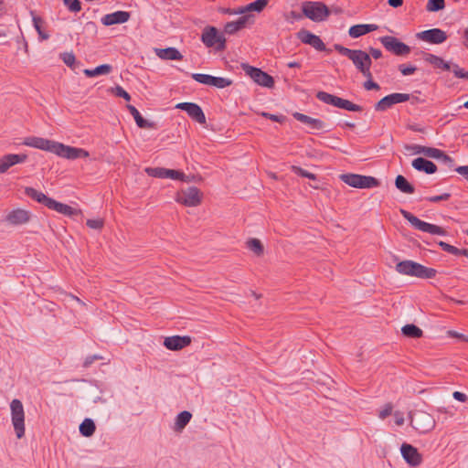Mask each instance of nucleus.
I'll return each instance as SVG.
<instances>
[{
    "instance_id": "nucleus-1",
    "label": "nucleus",
    "mask_w": 468,
    "mask_h": 468,
    "mask_svg": "<svg viewBox=\"0 0 468 468\" xmlns=\"http://www.w3.org/2000/svg\"><path fill=\"white\" fill-rule=\"evenodd\" d=\"M334 48L341 55L347 57L364 77H370L372 59L369 54L361 49H350L340 44H335Z\"/></svg>"
},
{
    "instance_id": "nucleus-2",
    "label": "nucleus",
    "mask_w": 468,
    "mask_h": 468,
    "mask_svg": "<svg viewBox=\"0 0 468 468\" xmlns=\"http://www.w3.org/2000/svg\"><path fill=\"white\" fill-rule=\"evenodd\" d=\"M396 271L403 275L413 276L420 279H431L435 277L437 271L428 268L413 261L406 260L396 264Z\"/></svg>"
},
{
    "instance_id": "nucleus-3",
    "label": "nucleus",
    "mask_w": 468,
    "mask_h": 468,
    "mask_svg": "<svg viewBox=\"0 0 468 468\" xmlns=\"http://www.w3.org/2000/svg\"><path fill=\"white\" fill-rule=\"evenodd\" d=\"M423 58L426 62L431 64L436 69L452 71L454 77L458 79L468 80V71H465L455 63L447 62L441 57L431 53H424Z\"/></svg>"
},
{
    "instance_id": "nucleus-4",
    "label": "nucleus",
    "mask_w": 468,
    "mask_h": 468,
    "mask_svg": "<svg viewBox=\"0 0 468 468\" xmlns=\"http://www.w3.org/2000/svg\"><path fill=\"white\" fill-rule=\"evenodd\" d=\"M201 41L207 48H215L218 51L225 50L226 37L213 26H207L201 34Z\"/></svg>"
},
{
    "instance_id": "nucleus-5",
    "label": "nucleus",
    "mask_w": 468,
    "mask_h": 468,
    "mask_svg": "<svg viewBox=\"0 0 468 468\" xmlns=\"http://www.w3.org/2000/svg\"><path fill=\"white\" fill-rule=\"evenodd\" d=\"M410 425L419 432L426 433L435 427L433 416L424 410H414L410 412Z\"/></svg>"
},
{
    "instance_id": "nucleus-6",
    "label": "nucleus",
    "mask_w": 468,
    "mask_h": 468,
    "mask_svg": "<svg viewBox=\"0 0 468 468\" xmlns=\"http://www.w3.org/2000/svg\"><path fill=\"white\" fill-rule=\"evenodd\" d=\"M303 14L314 22L324 21L330 15L328 7L322 2L307 1L302 5Z\"/></svg>"
},
{
    "instance_id": "nucleus-7",
    "label": "nucleus",
    "mask_w": 468,
    "mask_h": 468,
    "mask_svg": "<svg viewBox=\"0 0 468 468\" xmlns=\"http://www.w3.org/2000/svg\"><path fill=\"white\" fill-rule=\"evenodd\" d=\"M316 98L325 104L333 105L335 107L344 109L349 112L363 111V108L360 105L353 103L348 100L337 97L325 91H318L316 93Z\"/></svg>"
},
{
    "instance_id": "nucleus-8",
    "label": "nucleus",
    "mask_w": 468,
    "mask_h": 468,
    "mask_svg": "<svg viewBox=\"0 0 468 468\" xmlns=\"http://www.w3.org/2000/svg\"><path fill=\"white\" fill-rule=\"evenodd\" d=\"M402 217L407 219L416 229L427 232L432 235H441L444 236L446 234V231L444 229H442L440 226L431 224L425 221L420 220L419 218L411 214L410 212L400 209L399 210Z\"/></svg>"
},
{
    "instance_id": "nucleus-9",
    "label": "nucleus",
    "mask_w": 468,
    "mask_h": 468,
    "mask_svg": "<svg viewBox=\"0 0 468 468\" xmlns=\"http://www.w3.org/2000/svg\"><path fill=\"white\" fill-rule=\"evenodd\" d=\"M12 424L16 435L21 439L25 435V411L22 402L15 399L10 403Z\"/></svg>"
},
{
    "instance_id": "nucleus-10",
    "label": "nucleus",
    "mask_w": 468,
    "mask_h": 468,
    "mask_svg": "<svg viewBox=\"0 0 468 468\" xmlns=\"http://www.w3.org/2000/svg\"><path fill=\"white\" fill-rule=\"evenodd\" d=\"M384 48L396 56H407L410 53L411 48L407 44L401 42L395 37L385 36L379 38Z\"/></svg>"
},
{
    "instance_id": "nucleus-11",
    "label": "nucleus",
    "mask_w": 468,
    "mask_h": 468,
    "mask_svg": "<svg viewBox=\"0 0 468 468\" xmlns=\"http://www.w3.org/2000/svg\"><path fill=\"white\" fill-rule=\"evenodd\" d=\"M242 69L258 85L266 88H272L274 86L273 78L261 69L254 68L248 64H242Z\"/></svg>"
},
{
    "instance_id": "nucleus-12",
    "label": "nucleus",
    "mask_w": 468,
    "mask_h": 468,
    "mask_svg": "<svg viewBox=\"0 0 468 468\" xmlns=\"http://www.w3.org/2000/svg\"><path fill=\"white\" fill-rule=\"evenodd\" d=\"M202 193L196 186H189L181 190L176 197V201L186 207H197L201 203Z\"/></svg>"
},
{
    "instance_id": "nucleus-13",
    "label": "nucleus",
    "mask_w": 468,
    "mask_h": 468,
    "mask_svg": "<svg viewBox=\"0 0 468 468\" xmlns=\"http://www.w3.org/2000/svg\"><path fill=\"white\" fill-rule=\"evenodd\" d=\"M53 154H56L57 155L60 156V157L70 159V160H75L78 158L89 156V153L82 148H76V147L65 145V144H63L61 143H58V142H56Z\"/></svg>"
},
{
    "instance_id": "nucleus-14",
    "label": "nucleus",
    "mask_w": 468,
    "mask_h": 468,
    "mask_svg": "<svg viewBox=\"0 0 468 468\" xmlns=\"http://www.w3.org/2000/svg\"><path fill=\"white\" fill-rule=\"evenodd\" d=\"M176 109L185 111L188 116L195 122L204 124L206 123V116L199 105L195 102H179L176 105Z\"/></svg>"
},
{
    "instance_id": "nucleus-15",
    "label": "nucleus",
    "mask_w": 468,
    "mask_h": 468,
    "mask_svg": "<svg viewBox=\"0 0 468 468\" xmlns=\"http://www.w3.org/2000/svg\"><path fill=\"white\" fill-rule=\"evenodd\" d=\"M417 37L431 44H441L447 39V34L440 28H432L418 33Z\"/></svg>"
},
{
    "instance_id": "nucleus-16",
    "label": "nucleus",
    "mask_w": 468,
    "mask_h": 468,
    "mask_svg": "<svg viewBox=\"0 0 468 468\" xmlns=\"http://www.w3.org/2000/svg\"><path fill=\"white\" fill-rule=\"evenodd\" d=\"M298 38L304 44L312 46L318 51H325L326 48L320 37L303 29L298 33Z\"/></svg>"
},
{
    "instance_id": "nucleus-17",
    "label": "nucleus",
    "mask_w": 468,
    "mask_h": 468,
    "mask_svg": "<svg viewBox=\"0 0 468 468\" xmlns=\"http://www.w3.org/2000/svg\"><path fill=\"white\" fill-rule=\"evenodd\" d=\"M400 452L404 460L411 466H418L421 463V455L412 445L403 443L401 445Z\"/></svg>"
},
{
    "instance_id": "nucleus-18",
    "label": "nucleus",
    "mask_w": 468,
    "mask_h": 468,
    "mask_svg": "<svg viewBox=\"0 0 468 468\" xmlns=\"http://www.w3.org/2000/svg\"><path fill=\"white\" fill-rule=\"evenodd\" d=\"M24 144L37 149L54 153L56 142L41 137L32 136L26 138Z\"/></svg>"
},
{
    "instance_id": "nucleus-19",
    "label": "nucleus",
    "mask_w": 468,
    "mask_h": 468,
    "mask_svg": "<svg viewBox=\"0 0 468 468\" xmlns=\"http://www.w3.org/2000/svg\"><path fill=\"white\" fill-rule=\"evenodd\" d=\"M191 344V337L187 335L168 336L164 341V346L173 351L180 350Z\"/></svg>"
},
{
    "instance_id": "nucleus-20",
    "label": "nucleus",
    "mask_w": 468,
    "mask_h": 468,
    "mask_svg": "<svg viewBox=\"0 0 468 468\" xmlns=\"http://www.w3.org/2000/svg\"><path fill=\"white\" fill-rule=\"evenodd\" d=\"M27 159V155L21 154H8L0 158V173H5L11 166L24 163Z\"/></svg>"
},
{
    "instance_id": "nucleus-21",
    "label": "nucleus",
    "mask_w": 468,
    "mask_h": 468,
    "mask_svg": "<svg viewBox=\"0 0 468 468\" xmlns=\"http://www.w3.org/2000/svg\"><path fill=\"white\" fill-rule=\"evenodd\" d=\"M292 116L295 120L306 124L312 131L324 130L326 124L320 119L313 118L301 112H294Z\"/></svg>"
},
{
    "instance_id": "nucleus-22",
    "label": "nucleus",
    "mask_w": 468,
    "mask_h": 468,
    "mask_svg": "<svg viewBox=\"0 0 468 468\" xmlns=\"http://www.w3.org/2000/svg\"><path fill=\"white\" fill-rule=\"evenodd\" d=\"M130 13L126 11H116L111 14L105 15L101 18V23L104 26H112L116 24H122L129 20Z\"/></svg>"
},
{
    "instance_id": "nucleus-23",
    "label": "nucleus",
    "mask_w": 468,
    "mask_h": 468,
    "mask_svg": "<svg viewBox=\"0 0 468 468\" xmlns=\"http://www.w3.org/2000/svg\"><path fill=\"white\" fill-rule=\"evenodd\" d=\"M411 165L417 171L424 172L428 175L434 174L437 171V165L433 162L423 157L415 158L412 161Z\"/></svg>"
},
{
    "instance_id": "nucleus-24",
    "label": "nucleus",
    "mask_w": 468,
    "mask_h": 468,
    "mask_svg": "<svg viewBox=\"0 0 468 468\" xmlns=\"http://www.w3.org/2000/svg\"><path fill=\"white\" fill-rule=\"evenodd\" d=\"M49 209L55 210L58 213L68 216L69 218L81 215V210L72 207L67 204L58 202L55 199L52 200L51 205L49 206Z\"/></svg>"
},
{
    "instance_id": "nucleus-25",
    "label": "nucleus",
    "mask_w": 468,
    "mask_h": 468,
    "mask_svg": "<svg viewBox=\"0 0 468 468\" xmlns=\"http://www.w3.org/2000/svg\"><path fill=\"white\" fill-rule=\"evenodd\" d=\"M155 55L163 60H181L183 55L174 47L165 48H154Z\"/></svg>"
},
{
    "instance_id": "nucleus-26",
    "label": "nucleus",
    "mask_w": 468,
    "mask_h": 468,
    "mask_svg": "<svg viewBox=\"0 0 468 468\" xmlns=\"http://www.w3.org/2000/svg\"><path fill=\"white\" fill-rule=\"evenodd\" d=\"M6 220L13 225L25 224L29 220V213L25 209H15L6 216Z\"/></svg>"
},
{
    "instance_id": "nucleus-27",
    "label": "nucleus",
    "mask_w": 468,
    "mask_h": 468,
    "mask_svg": "<svg viewBox=\"0 0 468 468\" xmlns=\"http://www.w3.org/2000/svg\"><path fill=\"white\" fill-rule=\"evenodd\" d=\"M378 28V27L375 24H360L352 26L348 34L351 37L356 38L372 31H375Z\"/></svg>"
},
{
    "instance_id": "nucleus-28",
    "label": "nucleus",
    "mask_w": 468,
    "mask_h": 468,
    "mask_svg": "<svg viewBox=\"0 0 468 468\" xmlns=\"http://www.w3.org/2000/svg\"><path fill=\"white\" fill-rule=\"evenodd\" d=\"M25 194L37 202L46 206L48 208H49V206L53 200V198L47 197L44 193L37 191V189L30 186L25 188Z\"/></svg>"
},
{
    "instance_id": "nucleus-29",
    "label": "nucleus",
    "mask_w": 468,
    "mask_h": 468,
    "mask_svg": "<svg viewBox=\"0 0 468 468\" xmlns=\"http://www.w3.org/2000/svg\"><path fill=\"white\" fill-rule=\"evenodd\" d=\"M126 107L130 113L133 115L138 127L143 129L154 128V123L144 119L139 111L133 105L128 104Z\"/></svg>"
},
{
    "instance_id": "nucleus-30",
    "label": "nucleus",
    "mask_w": 468,
    "mask_h": 468,
    "mask_svg": "<svg viewBox=\"0 0 468 468\" xmlns=\"http://www.w3.org/2000/svg\"><path fill=\"white\" fill-rule=\"evenodd\" d=\"M395 186L402 193L413 194L414 186L406 179L405 176L399 175L395 179Z\"/></svg>"
},
{
    "instance_id": "nucleus-31",
    "label": "nucleus",
    "mask_w": 468,
    "mask_h": 468,
    "mask_svg": "<svg viewBox=\"0 0 468 468\" xmlns=\"http://www.w3.org/2000/svg\"><path fill=\"white\" fill-rule=\"evenodd\" d=\"M112 69V67L109 64H101L95 69H86L83 70V73L85 76L89 78L96 77L99 75H107L109 74Z\"/></svg>"
},
{
    "instance_id": "nucleus-32",
    "label": "nucleus",
    "mask_w": 468,
    "mask_h": 468,
    "mask_svg": "<svg viewBox=\"0 0 468 468\" xmlns=\"http://www.w3.org/2000/svg\"><path fill=\"white\" fill-rule=\"evenodd\" d=\"M192 414L187 410L181 411L176 419L175 430L181 431L190 421Z\"/></svg>"
},
{
    "instance_id": "nucleus-33",
    "label": "nucleus",
    "mask_w": 468,
    "mask_h": 468,
    "mask_svg": "<svg viewBox=\"0 0 468 468\" xmlns=\"http://www.w3.org/2000/svg\"><path fill=\"white\" fill-rule=\"evenodd\" d=\"M403 335L410 338H420L423 335L422 330L413 324H409L401 328Z\"/></svg>"
},
{
    "instance_id": "nucleus-34",
    "label": "nucleus",
    "mask_w": 468,
    "mask_h": 468,
    "mask_svg": "<svg viewBox=\"0 0 468 468\" xmlns=\"http://www.w3.org/2000/svg\"><path fill=\"white\" fill-rule=\"evenodd\" d=\"M96 430L94 421L91 419H85L80 425V432L85 437L91 436Z\"/></svg>"
},
{
    "instance_id": "nucleus-35",
    "label": "nucleus",
    "mask_w": 468,
    "mask_h": 468,
    "mask_svg": "<svg viewBox=\"0 0 468 468\" xmlns=\"http://www.w3.org/2000/svg\"><path fill=\"white\" fill-rule=\"evenodd\" d=\"M380 183L379 181L370 176H362L360 175L359 177V188L365 189V188H373L379 186Z\"/></svg>"
},
{
    "instance_id": "nucleus-36",
    "label": "nucleus",
    "mask_w": 468,
    "mask_h": 468,
    "mask_svg": "<svg viewBox=\"0 0 468 468\" xmlns=\"http://www.w3.org/2000/svg\"><path fill=\"white\" fill-rule=\"evenodd\" d=\"M359 177L360 175L357 174H342L339 176L341 181L356 188H359Z\"/></svg>"
},
{
    "instance_id": "nucleus-37",
    "label": "nucleus",
    "mask_w": 468,
    "mask_h": 468,
    "mask_svg": "<svg viewBox=\"0 0 468 468\" xmlns=\"http://www.w3.org/2000/svg\"><path fill=\"white\" fill-rule=\"evenodd\" d=\"M269 0H256L244 6L245 13L247 12H261L268 5Z\"/></svg>"
},
{
    "instance_id": "nucleus-38",
    "label": "nucleus",
    "mask_w": 468,
    "mask_h": 468,
    "mask_svg": "<svg viewBox=\"0 0 468 468\" xmlns=\"http://www.w3.org/2000/svg\"><path fill=\"white\" fill-rule=\"evenodd\" d=\"M247 247L253 251L257 256L263 254L264 248L260 239L252 238L247 241Z\"/></svg>"
},
{
    "instance_id": "nucleus-39",
    "label": "nucleus",
    "mask_w": 468,
    "mask_h": 468,
    "mask_svg": "<svg viewBox=\"0 0 468 468\" xmlns=\"http://www.w3.org/2000/svg\"><path fill=\"white\" fill-rule=\"evenodd\" d=\"M145 172L149 176L156 178H167L168 169L163 167H147Z\"/></svg>"
},
{
    "instance_id": "nucleus-40",
    "label": "nucleus",
    "mask_w": 468,
    "mask_h": 468,
    "mask_svg": "<svg viewBox=\"0 0 468 468\" xmlns=\"http://www.w3.org/2000/svg\"><path fill=\"white\" fill-rule=\"evenodd\" d=\"M393 105L394 104H393L391 97H389V95H387V96L383 97L381 100H379L375 104V110L377 112H385L388 109H389L390 107H392Z\"/></svg>"
},
{
    "instance_id": "nucleus-41",
    "label": "nucleus",
    "mask_w": 468,
    "mask_h": 468,
    "mask_svg": "<svg viewBox=\"0 0 468 468\" xmlns=\"http://www.w3.org/2000/svg\"><path fill=\"white\" fill-rule=\"evenodd\" d=\"M438 245L446 252L451 253L455 256H463L464 249H459L452 245H450L444 241H440Z\"/></svg>"
},
{
    "instance_id": "nucleus-42",
    "label": "nucleus",
    "mask_w": 468,
    "mask_h": 468,
    "mask_svg": "<svg viewBox=\"0 0 468 468\" xmlns=\"http://www.w3.org/2000/svg\"><path fill=\"white\" fill-rule=\"evenodd\" d=\"M445 6L444 0H429L427 4V10L431 12H438L442 10Z\"/></svg>"
},
{
    "instance_id": "nucleus-43",
    "label": "nucleus",
    "mask_w": 468,
    "mask_h": 468,
    "mask_svg": "<svg viewBox=\"0 0 468 468\" xmlns=\"http://www.w3.org/2000/svg\"><path fill=\"white\" fill-rule=\"evenodd\" d=\"M167 178L175 179V180H180L183 182H189V176L185 175L183 172L178 170H173L168 169V176Z\"/></svg>"
},
{
    "instance_id": "nucleus-44",
    "label": "nucleus",
    "mask_w": 468,
    "mask_h": 468,
    "mask_svg": "<svg viewBox=\"0 0 468 468\" xmlns=\"http://www.w3.org/2000/svg\"><path fill=\"white\" fill-rule=\"evenodd\" d=\"M32 21H33L34 27L37 30V32L38 33L39 37L42 39H48L49 37V35L43 32L41 29V24L43 23L42 18L39 16H33Z\"/></svg>"
},
{
    "instance_id": "nucleus-45",
    "label": "nucleus",
    "mask_w": 468,
    "mask_h": 468,
    "mask_svg": "<svg viewBox=\"0 0 468 468\" xmlns=\"http://www.w3.org/2000/svg\"><path fill=\"white\" fill-rule=\"evenodd\" d=\"M253 16L252 15H243L238 20L233 21L237 26L238 30H241L247 27L249 23H253Z\"/></svg>"
},
{
    "instance_id": "nucleus-46",
    "label": "nucleus",
    "mask_w": 468,
    "mask_h": 468,
    "mask_svg": "<svg viewBox=\"0 0 468 468\" xmlns=\"http://www.w3.org/2000/svg\"><path fill=\"white\" fill-rule=\"evenodd\" d=\"M253 16L252 15H243L238 20L233 21L237 26L238 30H241L247 27L249 23H253Z\"/></svg>"
},
{
    "instance_id": "nucleus-47",
    "label": "nucleus",
    "mask_w": 468,
    "mask_h": 468,
    "mask_svg": "<svg viewBox=\"0 0 468 468\" xmlns=\"http://www.w3.org/2000/svg\"><path fill=\"white\" fill-rule=\"evenodd\" d=\"M110 91L117 97L124 99L126 101H131L130 94L122 87H121L119 85H117L116 87L111 88Z\"/></svg>"
},
{
    "instance_id": "nucleus-48",
    "label": "nucleus",
    "mask_w": 468,
    "mask_h": 468,
    "mask_svg": "<svg viewBox=\"0 0 468 468\" xmlns=\"http://www.w3.org/2000/svg\"><path fill=\"white\" fill-rule=\"evenodd\" d=\"M422 154L430 158L439 159V156L441 154V150L433 147L423 146Z\"/></svg>"
},
{
    "instance_id": "nucleus-49",
    "label": "nucleus",
    "mask_w": 468,
    "mask_h": 468,
    "mask_svg": "<svg viewBox=\"0 0 468 468\" xmlns=\"http://www.w3.org/2000/svg\"><path fill=\"white\" fill-rule=\"evenodd\" d=\"M64 5L70 12H80L81 10V3L80 0H63Z\"/></svg>"
},
{
    "instance_id": "nucleus-50",
    "label": "nucleus",
    "mask_w": 468,
    "mask_h": 468,
    "mask_svg": "<svg viewBox=\"0 0 468 468\" xmlns=\"http://www.w3.org/2000/svg\"><path fill=\"white\" fill-rule=\"evenodd\" d=\"M389 97H391L393 104L405 102L410 100V95L407 93H392L389 94Z\"/></svg>"
},
{
    "instance_id": "nucleus-51",
    "label": "nucleus",
    "mask_w": 468,
    "mask_h": 468,
    "mask_svg": "<svg viewBox=\"0 0 468 468\" xmlns=\"http://www.w3.org/2000/svg\"><path fill=\"white\" fill-rule=\"evenodd\" d=\"M292 169L298 176H301L303 177H307V178L312 179V180H316V176L314 174L310 173V172L303 169L302 167L293 165L292 167Z\"/></svg>"
},
{
    "instance_id": "nucleus-52",
    "label": "nucleus",
    "mask_w": 468,
    "mask_h": 468,
    "mask_svg": "<svg viewBox=\"0 0 468 468\" xmlns=\"http://www.w3.org/2000/svg\"><path fill=\"white\" fill-rule=\"evenodd\" d=\"M60 57L63 62L69 67H72L76 61V58L72 52H64L60 54Z\"/></svg>"
},
{
    "instance_id": "nucleus-53",
    "label": "nucleus",
    "mask_w": 468,
    "mask_h": 468,
    "mask_svg": "<svg viewBox=\"0 0 468 468\" xmlns=\"http://www.w3.org/2000/svg\"><path fill=\"white\" fill-rule=\"evenodd\" d=\"M232 84V80L227 78L223 77H216L215 86L218 89H224L226 87H229Z\"/></svg>"
},
{
    "instance_id": "nucleus-54",
    "label": "nucleus",
    "mask_w": 468,
    "mask_h": 468,
    "mask_svg": "<svg viewBox=\"0 0 468 468\" xmlns=\"http://www.w3.org/2000/svg\"><path fill=\"white\" fill-rule=\"evenodd\" d=\"M399 70L402 75L408 76L413 74L417 70V68L412 65L400 64L399 66Z\"/></svg>"
},
{
    "instance_id": "nucleus-55",
    "label": "nucleus",
    "mask_w": 468,
    "mask_h": 468,
    "mask_svg": "<svg viewBox=\"0 0 468 468\" xmlns=\"http://www.w3.org/2000/svg\"><path fill=\"white\" fill-rule=\"evenodd\" d=\"M86 225L93 229H101L104 225V221L101 218L88 219Z\"/></svg>"
},
{
    "instance_id": "nucleus-56",
    "label": "nucleus",
    "mask_w": 468,
    "mask_h": 468,
    "mask_svg": "<svg viewBox=\"0 0 468 468\" xmlns=\"http://www.w3.org/2000/svg\"><path fill=\"white\" fill-rule=\"evenodd\" d=\"M439 161L447 165L449 168H452L454 165V160L450 155H448L445 152L441 150V154L439 156Z\"/></svg>"
},
{
    "instance_id": "nucleus-57",
    "label": "nucleus",
    "mask_w": 468,
    "mask_h": 468,
    "mask_svg": "<svg viewBox=\"0 0 468 468\" xmlns=\"http://www.w3.org/2000/svg\"><path fill=\"white\" fill-rule=\"evenodd\" d=\"M367 80L364 82V88L367 90H378L380 86L372 80V73L370 72V77H366Z\"/></svg>"
},
{
    "instance_id": "nucleus-58",
    "label": "nucleus",
    "mask_w": 468,
    "mask_h": 468,
    "mask_svg": "<svg viewBox=\"0 0 468 468\" xmlns=\"http://www.w3.org/2000/svg\"><path fill=\"white\" fill-rule=\"evenodd\" d=\"M219 12L222 14H227V15H243V14H245L244 6H240L237 9L222 7L219 9Z\"/></svg>"
},
{
    "instance_id": "nucleus-59",
    "label": "nucleus",
    "mask_w": 468,
    "mask_h": 468,
    "mask_svg": "<svg viewBox=\"0 0 468 468\" xmlns=\"http://www.w3.org/2000/svg\"><path fill=\"white\" fill-rule=\"evenodd\" d=\"M450 197H451V194L450 193H443V194L439 195V196L429 197L426 199L428 201L431 202V203H437V202H440V201H446Z\"/></svg>"
},
{
    "instance_id": "nucleus-60",
    "label": "nucleus",
    "mask_w": 468,
    "mask_h": 468,
    "mask_svg": "<svg viewBox=\"0 0 468 468\" xmlns=\"http://www.w3.org/2000/svg\"><path fill=\"white\" fill-rule=\"evenodd\" d=\"M191 77L196 81H197V82H199L201 84L207 85V80H208V77H209L208 74L193 73Z\"/></svg>"
},
{
    "instance_id": "nucleus-61",
    "label": "nucleus",
    "mask_w": 468,
    "mask_h": 468,
    "mask_svg": "<svg viewBox=\"0 0 468 468\" xmlns=\"http://www.w3.org/2000/svg\"><path fill=\"white\" fill-rule=\"evenodd\" d=\"M392 409H393V407H392L391 403L386 404L385 407L379 411L378 417L381 420L386 419L388 416H389L391 414Z\"/></svg>"
},
{
    "instance_id": "nucleus-62",
    "label": "nucleus",
    "mask_w": 468,
    "mask_h": 468,
    "mask_svg": "<svg viewBox=\"0 0 468 468\" xmlns=\"http://www.w3.org/2000/svg\"><path fill=\"white\" fill-rule=\"evenodd\" d=\"M239 30L237 28V26L233 21L228 22L224 27V33L229 35H233L237 33Z\"/></svg>"
},
{
    "instance_id": "nucleus-63",
    "label": "nucleus",
    "mask_w": 468,
    "mask_h": 468,
    "mask_svg": "<svg viewBox=\"0 0 468 468\" xmlns=\"http://www.w3.org/2000/svg\"><path fill=\"white\" fill-rule=\"evenodd\" d=\"M261 116L277 122H282L285 120L283 115H275L269 112H261Z\"/></svg>"
},
{
    "instance_id": "nucleus-64",
    "label": "nucleus",
    "mask_w": 468,
    "mask_h": 468,
    "mask_svg": "<svg viewBox=\"0 0 468 468\" xmlns=\"http://www.w3.org/2000/svg\"><path fill=\"white\" fill-rule=\"evenodd\" d=\"M454 170L468 182V165L458 166Z\"/></svg>"
}]
</instances>
